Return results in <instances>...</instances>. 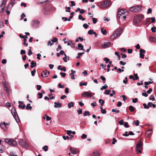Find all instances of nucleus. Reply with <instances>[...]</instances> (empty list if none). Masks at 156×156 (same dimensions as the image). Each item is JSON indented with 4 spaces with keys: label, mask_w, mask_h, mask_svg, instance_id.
<instances>
[{
    "label": "nucleus",
    "mask_w": 156,
    "mask_h": 156,
    "mask_svg": "<svg viewBox=\"0 0 156 156\" xmlns=\"http://www.w3.org/2000/svg\"><path fill=\"white\" fill-rule=\"evenodd\" d=\"M144 18V16L143 14H139L136 15L133 20L134 24L137 26L138 24L141 22Z\"/></svg>",
    "instance_id": "1"
},
{
    "label": "nucleus",
    "mask_w": 156,
    "mask_h": 156,
    "mask_svg": "<svg viewBox=\"0 0 156 156\" xmlns=\"http://www.w3.org/2000/svg\"><path fill=\"white\" fill-rule=\"evenodd\" d=\"M141 139H140L138 142L136 147V150L137 152V154L141 153L143 149V144Z\"/></svg>",
    "instance_id": "2"
},
{
    "label": "nucleus",
    "mask_w": 156,
    "mask_h": 156,
    "mask_svg": "<svg viewBox=\"0 0 156 156\" xmlns=\"http://www.w3.org/2000/svg\"><path fill=\"white\" fill-rule=\"evenodd\" d=\"M122 29L120 28L116 30L114 34L111 36V39L114 40L120 36L122 32Z\"/></svg>",
    "instance_id": "3"
},
{
    "label": "nucleus",
    "mask_w": 156,
    "mask_h": 156,
    "mask_svg": "<svg viewBox=\"0 0 156 156\" xmlns=\"http://www.w3.org/2000/svg\"><path fill=\"white\" fill-rule=\"evenodd\" d=\"M141 6L137 5L130 7L129 11L133 12H139L141 10Z\"/></svg>",
    "instance_id": "4"
},
{
    "label": "nucleus",
    "mask_w": 156,
    "mask_h": 156,
    "mask_svg": "<svg viewBox=\"0 0 156 156\" xmlns=\"http://www.w3.org/2000/svg\"><path fill=\"white\" fill-rule=\"evenodd\" d=\"M11 112L17 122L18 123L20 122V120L16 109L14 108L12 109Z\"/></svg>",
    "instance_id": "5"
},
{
    "label": "nucleus",
    "mask_w": 156,
    "mask_h": 156,
    "mask_svg": "<svg viewBox=\"0 0 156 156\" xmlns=\"http://www.w3.org/2000/svg\"><path fill=\"white\" fill-rule=\"evenodd\" d=\"M5 142L12 146H15L17 145L16 142L13 139H5Z\"/></svg>",
    "instance_id": "6"
},
{
    "label": "nucleus",
    "mask_w": 156,
    "mask_h": 156,
    "mask_svg": "<svg viewBox=\"0 0 156 156\" xmlns=\"http://www.w3.org/2000/svg\"><path fill=\"white\" fill-rule=\"evenodd\" d=\"M92 96V94L90 90H89L88 92L87 91L83 92L81 95L82 97L84 98L90 97Z\"/></svg>",
    "instance_id": "7"
},
{
    "label": "nucleus",
    "mask_w": 156,
    "mask_h": 156,
    "mask_svg": "<svg viewBox=\"0 0 156 156\" xmlns=\"http://www.w3.org/2000/svg\"><path fill=\"white\" fill-rule=\"evenodd\" d=\"M18 143L19 145L22 147L27 148L28 147V144L23 140L20 139L19 140Z\"/></svg>",
    "instance_id": "8"
},
{
    "label": "nucleus",
    "mask_w": 156,
    "mask_h": 156,
    "mask_svg": "<svg viewBox=\"0 0 156 156\" xmlns=\"http://www.w3.org/2000/svg\"><path fill=\"white\" fill-rule=\"evenodd\" d=\"M39 23L40 22L39 21L36 20H33L31 23V24L33 27L35 28L38 27Z\"/></svg>",
    "instance_id": "9"
},
{
    "label": "nucleus",
    "mask_w": 156,
    "mask_h": 156,
    "mask_svg": "<svg viewBox=\"0 0 156 156\" xmlns=\"http://www.w3.org/2000/svg\"><path fill=\"white\" fill-rule=\"evenodd\" d=\"M110 2L108 1H105L101 4V8H103L104 7H107L110 5Z\"/></svg>",
    "instance_id": "10"
},
{
    "label": "nucleus",
    "mask_w": 156,
    "mask_h": 156,
    "mask_svg": "<svg viewBox=\"0 0 156 156\" xmlns=\"http://www.w3.org/2000/svg\"><path fill=\"white\" fill-rule=\"evenodd\" d=\"M111 43L109 41L105 42L102 45V47L104 48H106L108 47L110 45Z\"/></svg>",
    "instance_id": "11"
},
{
    "label": "nucleus",
    "mask_w": 156,
    "mask_h": 156,
    "mask_svg": "<svg viewBox=\"0 0 156 156\" xmlns=\"http://www.w3.org/2000/svg\"><path fill=\"white\" fill-rule=\"evenodd\" d=\"M145 51L142 49H140V58H144V54L145 53Z\"/></svg>",
    "instance_id": "12"
},
{
    "label": "nucleus",
    "mask_w": 156,
    "mask_h": 156,
    "mask_svg": "<svg viewBox=\"0 0 156 156\" xmlns=\"http://www.w3.org/2000/svg\"><path fill=\"white\" fill-rule=\"evenodd\" d=\"M58 103L57 102H55L54 103V107L55 108H60L62 107V104L61 103H59V101H58Z\"/></svg>",
    "instance_id": "13"
},
{
    "label": "nucleus",
    "mask_w": 156,
    "mask_h": 156,
    "mask_svg": "<svg viewBox=\"0 0 156 156\" xmlns=\"http://www.w3.org/2000/svg\"><path fill=\"white\" fill-rule=\"evenodd\" d=\"M16 0H11L10 4L8 5L6 7L7 9H8V7L10 5H11V7L12 8L14 5L16 3Z\"/></svg>",
    "instance_id": "14"
},
{
    "label": "nucleus",
    "mask_w": 156,
    "mask_h": 156,
    "mask_svg": "<svg viewBox=\"0 0 156 156\" xmlns=\"http://www.w3.org/2000/svg\"><path fill=\"white\" fill-rule=\"evenodd\" d=\"M3 2L0 6V12H3L4 7L3 5H5L6 3V2H4L5 0H3Z\"/></svg>",
    "instance_id": "15"
},
{
    "label": "nucleus",
    "mask_w": 156,
    "mask_h": 156,
    "mask_svg": "<svg viewBox=\"0 0 156 156\" xmlns=\"http://www.w3.org/2000/svg\"><path fill=\"white\" fill-rule=\"evenodd\" d=\"M122 11H119L118 12V16L119 15H120L119 16V17H122L123 16V18L124 20H125L126 18V16H123L122 15H123V12H122Z\"/></svg>",
    "instance_id": "16"
},
{
    "label": "nucleus",
    "mask_w": 156,
    "mask_h": 156,
    "mask_svg": "<svg viewBox=\"0 0 156 156\" xmlns=\"http://www.w3.org/2000/svg\"><path fill=\"white\" fill-rule=\"evenodd\" d=\"M70 150L72 154H76L78 152V151L75 149H73L72 147H70Z\"/></svg>",
    "instance_id": "17"
},
{
    "label": "nucleus",
    "mask_w": 156,
    "mask_h": 156,
    "mask_svg": "<svg viewBox=\"0 0 156 156\" xmlns=\"http://www.w3.org/2000/svg\"><path fill=\"white\" fill-rule=\"evenodd\" d=\"M100 153L97 151H94L92 154L90 155V156H100Z\"/></svg>",
    "instance_id": "18"
},
{
    "label": "nucleus",
    "mask_w": 156,
    "mask_h": 156,
    "mask_svg": "<svg viewBox=\"0 0 156 156\" xmlns=\"http://www.w3.org/2000/svg\"><path fill=\"white\" fill-rule=\"evenodd\" d=\"M31 65L30 66V67L31 68H33L34 67H35L36 65V62H34V61H32V62H31Z\"/></svg>",
    "instance_id": "19"
},
{
    "label": "nucleus",
    "mask_w": 156,
    "mask_h": 156,
    "mask_svg": "<svg viewBox=\"0 0 156 156\" xmlns=\"http://www.w3.org/2000/svg\"><path fill=\"white\" fill-rule=\"evenodd\" d=\"M152 129H150L147 130L146 133L145 135L147 137H148V136L150 134L152 133Z\"/></svg>",
    "instance_id": "20"
},
{
    "label": "nucleus",
    "mask_w": 156,
    "mask_h": 156,
    "mask_svg": "<svg viewBox=\"0 0 156 156\" xmlns=\"http://www.w3.org/2000/svg\"><path fill=\"white\" fill-rule=\"evenodd\" d=\"M78 50H83V46L81 44H79L78 45Z\"/></svg>",
    "instance_id": "21"
},
{
    "label": "nucleus",
    "mask_w": 156,
    "mask_h": 156,
    "mask_svg": "<svg viewBox=\"0 0 156 156\" xmlns=\"http://www.w3.org/2000/svg\"><path fill=\"white\" fill-rule=\"evenodd\" d=\"M150 41L151 42H156V39L154 37H151L149 38Z\"/></svg>",
    "instance_id": "22"
},
{
    "label": "nucleus",
    "mask_w": 156,
    "mask_h": 156,
    "mask_svg": "<svg viewBox=\"0 0 156 156\" xmlns=\"http://www.w3.org/2000/svg\"><path fill=\"white\" fill-rule=\"evenodd\" d=\"M144 23L145 24H147L148 23H149L148 25L151 24L150 22V18H146L144 21Z\"/></svg>",
    "instance_id": "23"
},
{
    "label": "nucleus",
    "mask_w": 156,
    "mask_h": 156,
    "mask_svg": "<svg viewBox=\"0 0 156 156\" xmlns=\"http://www.w3.org/2000/svg\"><path fill=\"white\" fill-rule=\"evenodd\" d=\"M101 31L102 34L104 35H106L107 34V31L106 30L104 29V28L102 27L101 28Z\"/></svg>",
    "instance_id": "24"
},
{
    "label": "nucleus",
    "mask_w": 156,
    "mask_h": 156,
    "mask_svg": "<svg viewBox=\"0 0 156 156\" xmlns=\"http://www.w3.org/2000/svg\"><path fill=\"white\" fill-rule=\"evenodd\" d=\"M83 115L84 116H85L87 115H90V112L88 111H85L83 113Z\"/></svg>",
    "instance_id": "25"
},
{
    "label": "nucleus",
    "mask_w": 156,
    "mask_h": 156,
    "mask_svg": "<svg viewBox=\"0 0 156 156\" xmlns=\"http://www.w3.org/2000/svg\"><path fill=\"white\" fill-rule=\"evenodd\" d=\"M68 106L69 108H70L72 107H74V103L73 102H70L68 104Z\"/></svg>",
    "instance_id": "26"
},
{
    "label": "nucleus",
    "mask_w": 156,
    "mask_h": 156,
    "mask_svg": "<svg viewBox=\"0 0 156 156\" xmlns=\"http://www.w3.org/2000/svg\"><path fill=\"white\" fill-rule=\"evenodd\" d=\"M99 102L101 104V105L102 106L105 103V101L102 99H100L99 100Z\"/></svg>",
    "instance_id": "27"
},
{
    "label": "nucleus",
    "mask_w": 156,
    "mask_h": 156,
    "mask_svg": "<svg viewBox=\"0 0 156 156\" xmlns=\"http://www.w3.org/2000/svg\"><path fill=\"white\" fill-rule=\"evenodd\" d=\"M26 108L27 110L29 109L31 110L32 108V107L30 106V104L29 103L27 105Z\"/></svg>",
    "instance_id": "28"
},
{
    "label": "nucleus",
    "mask_w": 156,
    "mask_h": 156,
    "mask_svg": "<svg viewBox=\"0 0 156 156\" xmlns=\"http://www.w3.org/2000/svg\"><path fill=\"white\" fill-rule=\"evenodd\" d=\"M129 109L131 112H133L135 109V108L133 106H132L130 105L129 106Z\"/></svg>",
    "instance_id": "29"
},
{
    "label": "nucleus",
    "mask_w": 156,
    "mask_h": 156,
    "mask_svg": "<svg viewBox=\"0 0 156 156\" xmlns=\"http://www.w3.org/2000/svg\"><path fill=\"white\" fill-rule=\"evenodd\" d=\"M139 121L138 120H137L136 121H134L133 122V124L136 125V126H139Z\"/></svg>",
    "instance_id": "30"
},
{
    "label": "nucleus",
    "mask_w": 156,
    "mask_h": 156,
    "mask_svg": "<svg viewBox=\"0 0 156 156\" xmlns=\"http://www.w3.org/2000/svg\"><path fill=\"white\" fill-rule=\"evenodd\" d=\"M78 18L80 20H82V21L85 20V19L83 18L81 15H79L78 16Z\"/></svg>",
    "instance_id": "31"
},
{
    "label": "nucleus",
    "mask_w": 156,
    "mask_h": 156,
    "mask_svg": "<svg viewBox=\"0 0 156 156\" xmlns=\"http://www.w3.org/2000/svg\"><path fill=\"white\" fill-rule=\"evenodd\" d=\"M84 54V53L83 52H81V53H79L78 54V56H76V58H80V57L83 54Z\"/></svg>",
    "instance_id": "32"
},
{
    "label": "nucleus",
    "mask_w": 156,
    "mask_h": 156,
    "mask_svg": "<svg viewBox=\"0 0 156 156\" xmlns=\"http://www.w3.org/2000/svg\"><path fill=\"white\" fill-rule=\"evenodd\" d=\"M77 112L79 115L81 114L82 113V109L81 108H79L77 111Z\"/></svg>",
    "instance_id": "33"
},
{
    "label": "nucleus",
    "mask_w": 156,
    "mask_h": 156,
    "mask_svg": "<svg viewBox=\"0 0 156 156\" xmlns=\"http://www.w3.org/2000/svg\"><path fill=\"white\" fill-rule=\"evenodd\" d=\"M108 87V86L106 84H105L104 86H103L101 88V90H103V89H105Z\"/></svg>",
    "instance_id": "34"
},
{
    "label": "nucleus",
    "mask_w": 156,
    "mask_h": 156,
    "mask_svg": "<svg viewBox=\"0 0 156 156\" xmlns=\"http://www.w3.org/2000/svg\"><path fill=\"white\" fill-rule=\"evenodd\" d=\"M111 91V90H106L104 92V94H105L108 95L110 94V92Z\"/></svg>",
    "instance_id": "35"
},
{
    "label": "nucleus",
    "mask_w": 156,
    "mask_h": 156,
    "mask_svg": "<svg viewBox=\"0 0 156 156\" xmlns=\"http://www.w3.org/2000/svg\"><path fill=\"white\" fill-rule=\"evenodd\" d=\"M58 86L60 88H64L65 87L64 84H63L62 85V84L60 83H58Z\"/></svg>",
    "instance_id": "36"
},
{
    "label": "nucleus",
    "mask_w": 156,
    "mask_h": 156,
    "mask_svg": "<svg viewBox=\"0 0 156 156\" xmlns=\"http://www.w3.org/2000/svg\"><path fill=\"white\" fill-rule=\"evenodd\" d=\"M104 60L105 62V63H107L109 61V59L107 58H104L103 59Z\"/></svg>",
    "instance_id": "37"
},
{
    "label": "nucleus",
    "mask_w": 156,
    "mask_h": 156,
    "mask_svg": "<svg viewBox=\"0 0 156 156\" xmlns=\"http://www.w3.org/2000/svg\"><path fill=\"white\" fill-rule=\"evenodd\" d=\"M48 146H44L43 147V149L45 151H46L48 150Z\"/></svg>",
    "instance_id": "38"
},
{
    "label": "nucleus",
    "mask_w": 156,
    "mask_h": 156,
    "mask_svg": "<svg viewBox=\"0 0 156 156\" xmlns=\"http://www.w3.org/2000/svg\"><path fill=\"white\" fill-rule=\"evenodd\" d=\"M156 27H152L151 28L152 32L153 33H155L156 32Z\"/></svg>",
    "instance_id": "39"
},
{
    "label": "nucleus",
    "mask_w": 156,
    "mask_h": 156,
    "mask_svg": "<svg viewBox=\"0 0 156 156\" xmlns=\"http://www.w3.org/2000/svg\"><path fill=\"white\" fill-rule=\"evenodd\" d=\"M150 19H151L152 21L151 22V23H154L155 22V17H151V18H150Z\"/></svg>",
    "instance_id": "40"
},
{
    "label": "nucleus",
    "mask_w": 156,
    "mask_h": 156,
    "mask_svg": "<svg viewBox=\"0 0 156 156\" xmlns=\"http://www.w3.org/2000/svg\"><path fill=\"white\" fill-rule=\"evenodd\" d=\"M36 72V70L35 69H34L31 72V75L33 76H34Z\"/></svg>",
    "instance_id": "41"
},
{
    "label": "nucleus",
    "mask_w": 156,
    "mask_h": 156,
    "mask_svg": "<svg viewBox=\"0 0 156 156\" xmlns=\"http://www.w3.org/2000/svg\"><path fill=\"white\" fill-rule=\"evenodd\" d=\"M92 21L93 23L94 24H95L97 21V20L95 18H92Z\"/></svg>",
    "instance_id": "42"
},
{
    "label": "nucleus",
    "mask_w": 156,
    "mask_h": 156,
    "mask_svg": "<svg viewBox=\"0 0 156 156\" xmlns=\"http://www.w3.org/2000/svg\"><path fill=\"white\" fill-rule=\"evenodd\" d=\"M87 135L84 134H83L82 136H81V138L83 139L86 138H87Z\"/></svg>",
    "instance_id": "43"
},
{
    "label": "nucleus",
    "mask_w": 156,
    "mask_h": 156,
    "mask_svg": "<svg viewBox=\"0 0 156 156\" xmlns=\"http://www.w3.org/2000/svg\"><path fill=\"white\" fill-rule=\"evenodd\" d=\"M58 41V39L56 37H54L53 39L51 40V41L53 42H55Z\"/></svg>",
    "instance_id": "44"
},
{
    "label": "nucleus",
    "mask_w": 156,
    "mask_h": 156,
    "mask_svg": "<svg viewBox=\"0 0 156 156\" xmlns=\"http://www.w3.org/2000/svg\"><path fill=\"white\" fill-rule=\"evenodd\" d=\"M66 132V133L67 135H70V134L71 133V132H72V131L71 130H65Z\"/></svg>",
    "instance_id": "45"
},
{
    "label": "nucleus",
    "mask_w": 156,
    "mask_h": 156,
    "mask_svg": "<svg viewBox=\"0 0 156 156\" xmlns=\"http://www.w3.org/2000/svg\"><path fill=\"white\" fill-rule=\"evenodd\" d=\"M134 76L135 78H134V80H137L139 79V77L137 76V73L136 74H134Z\"/></svg>",
    "instance_id": "46"
},
{
    "label": "nucleus",
    "mask_w": 156,
    "mask_h": 156,
    "mask_svg": "<svg viewBox=\"0 0 156 156\" xmlns=\"http://www.w3.org/2000/svg\"><path fill=\"white\" fill-rule=\"evenodd\" d=\"M70 3L71 4V5H70L71 7L75 6L76 5L75 4V3L73 1H71L70 2Z\"/></svg>",
    "instance_id": "47"
},
{
    "label": "nucleus",
    "mask_w": 156,
    "mask_h": 156,
    "mask_svg": "<svg viewBox=\"0 0 156 156\" xmlns=\"http://www.w3.org/2000/svg\"><path fill=\"white\" fill-rule=\"evenodd\" d=\"M112 112H115L116 113H119V110H116L115 109H112Z\"/></svg>",
    "instance_id": "48"
},
{
    "label": "nucleus",
    "mask_w": 156,
    "mask_h": 156,
    "mask_svg": "<svg viewBox=\"0 0 156 156\" xmlns=\"http://www.w3.org/2000/svg\"><path fill=\"white\" fill-rule=\"evenodd\" d=\"M71 73L69 74L70 75H73L74 74L76 73V71H75L73 70V69L71 70Z\"/></svg>",
    "instance_id": "49"
},
{
    "label": "nucleus",
    "mask_w": 156,
    "mask_h": 156,
    "mask_svg": "<svg viewBox=\"0 0 156 156\" xmlns=\"http://www.w3.org/2000/svg\"><path fill=\"white\" fill-rule=\"evenodd\" d=\"M94 32L93 30H90L88 31V33L89 34L92 35L93 34Z\"/></svg>",
    "instance_id": "50"
},
{
    "label": "nucleus",
    "mask_w": 156,
    "mask_h": 156,
    "mask_svg": "<svg viewBox=\"0 0 156 156\" xmlns=\"http://www.w3.org/2000/svg\"><path fill=\"white\" fill-rule=\"evenodd\" d=\"M26 16V15L24 13H22V14L21 15V20H22L23 19L24 17Z\"/></svg>",
    "instance_id": "51"
},
{
    "label": "nucleus",
    "mask_w": 156,
    "mask_h": 156,
    "mask_svg": "<svg viewBox=\"0 0 156 156\" xmlns=\"http://www.w3.org/2000/svg\"><path fill=\"white\" fill-rule=\"evenodd\" d=\"M143 106L144 107V108H146V109H148V106L146 105L145 103H144L143 104Z\"/></svg>",
    "instance_id": "52"
},
{
    "label": "nucleus",
    "mask_w": 156,
    "mask_h": 156,
    "mask_svg": "<svg viewBox=\"0 0 156 156\" xmlns=\"http://www.w3.org/2000/svg\"><path fill=\"white\" fill-rule=\"evenodd\" d=\"M32 53H32V51L30 49H29L28 50V55L29 56H30L31 55H32Z\"/></svg>",
    "instance_id": "53"
},
{
    "label": "nucleus",
    "mask_w": 156,
    "mask_h": 156,
    "mask_svg": "<svg viewBox=\"0 0 156 156\" xmlns=\"http://www.w3.org/2000/svg\"><path fill=\"white\" fill-rule=\"evenodd\" d=\"M19 37L21 38H28V37H27V35H25L24 36H23L21 34H20L19 35Z\"/></svg>",
    "instance_id": "54"
},
{
    "label": "nucleus",
    "mask_w": 156,
    "mask_h": 156,
    "mask_svg": "<svg viewBox=\"0 0 156 156\" xmlns=\"http://www.w3.org/2000/svg\"><path fill=\"white\" fill-rule=\"evenodd\" d=\"M153 83V81L149 82H144V84L145 85H147L149 84H151V83Z\"/></svg>",
    "instance_id": "55"
},
{
    "label": "nucleus",
    "mask_w": 156,
    "mask_h": 156,
    "mask_svg": "<svg viewBox=\"0 0 156 156\" xmlns=\"http://www.w3.org/2000/svg\"><path fill=\"white\" fill-rule=\"evenodd\" d=\"M60 74L63 77H65L66 76V74L65 73L60 72Z\"/></svg>",
    "instance_id": "56"
},
{
    "label": "nucleus",
    "mask_w": 156,
    "mask_h": 156,
    "mask_svg": "<svg viewBox=\"0 0 156 156\" xmlns=\"http://www.w3.org/2000/svg\"><path fill=\"white\" fill-rule=\"evenodd\" d=\"M37 58L38 60H40L41 59V54L40 53H38L37 55Z\"/></svg>",
    "instance_id": "57"
},
{
    "label": "nucleus",
    "mask_w": 156,
    "mask_h": 156,
    "mask_svg": "<svg viewBox=\"0 0 156 156\" xmlns=\"http://www.w3.org/2000/svg\"><path fill=\"white\" fill-rule=\"evenodd\" d=\"M37 89L38 90H39L41 88V86L40 85H37Z\"/></svg>",
    "instance_id": "58"
},
{
    "label": "nucleus",
    "mask_w": 156,
    "mask_h": 156,
    "mask_svg": "<svg viewBox=\"0 0 156 156\" xmlns=\"http://www.w3.org/2000/svg\"><path fill=\"white\" fill-rule=\"evenodd\" d=\"M137 101V99L136 98H135L134 99H133L132 102L133 103H136Z\"/></svg>",
    "instance_id": "59"
},
{
    "label": "nucleus",
    "mask_w": 156,
    "mask_h": 156,
    "mask_svg": "<svg viewBox=\"0 0 156 156\" xmlns=\"http://www.w3.org/2000/svg\"><path fill=\"white\" fill-rule=\"evenodd\" d=\"M45 116L46 117V119L47 121L50 120L51 119V118L50 117H49L47 115H45Z\"/></svg>",
    "instance_id": "60"
},
{
    "label": "nucleus",
    "mask_w": 156,
    "mask_h": 156,
    "mask_svg": "<svg viewBox=\"0 0 156 156\" xmlns=\"http://www.w3.org/2000/svg\"><path fill=\"white\" fill-rule=\"evenodd\" d=\"M124 71V69H121L120 68H119L118 69H117V72L118 73H121L122 72H123Z\"/></svg>",
    "instance_id": "61"
},
{
    "label": "nucleus",
    "mask_w": 156,
    "mask_h": 156,
    "mask_svg": "<svg viewBox=\"0 0 156 156\" xmlns=\"http://www.w3.org/2000/svg\"><path fill=\"white\" fill-rule=\"evenodd\" d=\"M122 105V103L121 102L118 101V102L117 104V106L118 107H120Z\"/></svg>",
    "instance_id": "62"
},
{
    "label": "nucleus",
    "mask_w": 156,
    "mask_h": 156,
    "mask_svg": "<svg viewBox=\"0 0 156 156\" xmlns=\"http://www.w3.org/2000/svg\"><path fill=\"white\" fill-rule=\"evenodd\" d=\"M152 91V88H150L147 91V93L148 94H150L151 93V92Z\"/></svg>",
    "instance_id": "63"
},
{
    "label": "nucleus",
    "mask_w": 156,
    "mask_h": 156,
    "mask_svg": "<svg viewBox=\"0 0 156 156\" xmlns=\"http://www.w3.org/2000/svg\"><path fill=\"white\" fill-rule=\"evenodd\" d=\"M6 62H7V60L6 59H3L2 60V63L3 64H5L6 63Z\"/></svg>",
    "instance_id": "64"
}]
</instances>
